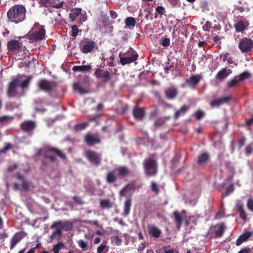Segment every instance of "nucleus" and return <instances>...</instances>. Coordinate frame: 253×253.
Instances as JSON below:
<instances>
[{"instance_id":"nucleus-1","label":"nucleus","mask_w":253,"mask_h":253,"mask_svg":"<svg viewBox=\"0 0 253 253\" xmlns=\"http://www.w3.org/2000/svg\"><path fill=\"white\" fill-rule=\"evenodd\" d=\"M26 12V10L24 6L15 4L8 10L6 15L9 21L17 24L25 19Z\"/></svg>"},{"instance_id":"nucleus-2","label":"nucleus","mask_w":253,"mask_h":253,"mask_svg":"<svg viewBox=\"0 0 253 253\" xmlns=\"http://www.w3.org/2000/svg\"><path fill=\"white\" fill-rule=\"evenodd\" d=\"M45 30L44 27L38 22L35 23L31 30L26 34V37L31 42H37L44 39Z\"/></svg>"},{"instance_id":"nucleus-3","label":"nucleus","mask_w":253,"mask_h":253,"mask_svg":"<svg viewBox=\"0 0 253 253\" xmlns=\"http://www.w3.org/2000/svg\"><path fill=\"white\" fill-rule=\"evenodd\" d=\"M42 152L43 158L49 160L51 163H55L57 161L55 155L63 160L66 158V156L64 153L57 148L50 146L45 147L42 150Z\"/></svg>"},{"instance_id":"nucleus-4","label":"nucleus","mask_w":253,"mask_h":253,"mask_svg":"<svg viewBox=\"0 0 253 253\" xmlns=\"http://www.w3.org/2000/svg\"><path fill=\"white\" fill-rule=\"evenodd\" d=\"M144 168L145 172L148 176H154L157 173V162L152 159H148L145 160Z\"/></svg>"},{"instance_id":"nucleus-5","label":"nucleus","mask_w":253,"mask_h":253,"mask_svg":"<svg viewBox=\"0 0 253 253\" xmlns=\"http://www.w3.org/2000/svg\"><path fill=\"white\" fill-rule=\"evenodd\" d=\"M238 48L242 53H248L253 49V40L247 37H244L240 40Z\"/></svg>"},{"instance_id":"nucleus-6","label":"nucleus","mask_w":253,"mask_h":253,"mask_svg":"<svg viewBox=\"0 0 253 253\" xmlns=\"http://www.w3.org/2000/svg\"><path fill=\"white\" fill-rule=\"evenodd\" d=\"M251 74L248 72H244L239 76L234 77L231 80L228 81L227 83V86L228 88H234L238 86L242 81L245 79L248 78Z\"/></svg>"},{"instance_id":"nucleus-7","label":"nucleus","mask_w":253,"mask_h":253,"mask_svg":"<svg viewBox=\"0 0 253 253\" xmlns=\"http://www.w3.org/2000/svg\"><path fill=\"white\" fill-rule=\"evenodd\" d=\"M84 156L90 163L95 166H98L100 165L102 160L101 154L93 150H88L85 151Z\"/></svg>"},{"instance_id":"nucleus-8","label":"nucleus","mask_w":253,"mask_h":253,"mask_svg":"<svg viewBox=\"0 0 253 253\" xmlns=\"http://www.w3.org/2000/svg\"><path fill=\"white\" fill-rule=\"evenodd\" d=\"M38 86L41 90L50 93L56 86V84L54 82L42 79L39 81Z\"/></svg>"},{"instance_id":"nucleus-9","label":"nucleus","mask_w":253,"mask_h":253,"mask_svg":"<svg viewBox=\"0 0 253 253\" xmlns=\"http://www.w3.org/2000/svg\"><path fill=\"white\" fill-rule=\"evenodd\" d=\"M23 44L18 41L11 40L7 43V50L11 54H17L22 49Z\"/></svg>"},{"instance_id":"nucleus-10","label":"nucleus","mask_w":253,"mask_h":253,"mask_svg":"<svg viewBox=\"0 0 253 253\" xmlns=\"http://www.w3.org/2000/svg\"><path fill=\"white\" fill-rule=\"evenodd\" d=\"M131 50L132 51V52H131V59L127 57H122V52L119 54V56L120 58V62L122 65H125L126 64H130L135 61L137 59L138 57V54L131 47L130 48L129 52H131Z\"/></svg>"},{"instance_id":"nucleus-11","label":"nucleus","mask_w":253,"mask_h":253,"mask_svg":"<svg viewBox=\"0 0 253 253\" xmlns=\"http://www.w3.org/2000/svg\"><path fill=\"white\" fill-rule=\"evenodd\" d=\"M95 76L96 78L101 79L104 83H106L111 79V73L106 70L97 69L96 70Z\"/></svg>"},{"instance_id":"nucleus-12","label":"nucleus","mask_w":253,"mask_h":253,"mask_svg":"<svg viewBox=\"0 0 253 253\" xmlns=\"http://www.w3.org/2000/svg\"><path fill=\"white\" fill-rule=\"evenodd\" d=\"M178 94L177 87L174 85L170 86L165 90L166 98L169 100H173L177 97Z\"/></svg>"},{"instance_id":"nucleus-13","label":"nucleus","mask_w":253,"mask_h":253,"mask_svg":"<svg viewBox=\"0 0 253 253\" xmlns=\"http://www.w3.org/2000/svg\"><path fill=\"white\" fill-rule=\"evenodd\" d=\"M84 141L87 145L91 146L101 142L100 138L89 132L87 133L84 137Z\"/></svg>"},{"instance_id":"nucleus-14","label":"nucleus","mask_w":253,"mask_h":253,"mask_svg":"<svg viewBox=\"0 0 253 253\" xmlns=\"http://www.w3.org/2000/svg\"><path fill=\"white\" fill-rule=\"evenodd\" d=\"M19 86V80H12L9 84L7 94L8 97H15L16 95V88Z\"/></svg>"},{"instance_id":"nucleus-15","label":"nucleus","mask_w":253,"mask_h":253,"mask_svg":"<svg viewBox=\"0 0 253 253\" xmlns=\"http://www.w3.org/2000/svg\"><path fill=\"white\" fill-rule=\"evenodd\" d=\"M132 115L135 119L141 121L145 117V110L144 108L138 107L136 105L132 110Z\"/></svg>"},{"instance_id":"nucleus-16","label":"nucleus","mask_w":253,"mask_h":253,"mask_svg":"<svg viewBox=\"0 0 253 253\" xmlns=\"http://www.w3.org/2000/svg\"><path fill=\"white\" fill-rule=\"evenodd\" d=\"M20 126L24 131L30 133L35 128L36 124L33 121H26L21 123Z\"/></svg>"},{"instance_id":"nucleus-17","label":"nucleus","mask_w":253,"mask_h":253,"mask_svg":"<svg viewBox=\"0 0 253 253\" xmlns=\"http://www.w3.org/2000/svg\"><path fill=\"white\" fill-rule=\"evenodd\" d=\"M230 96H224L216 99H214L210 103V105L212 108L218 107L220 105L226 103L231 100Z\"/></svg>"},{"instance_id":"nucleus-18","label":"nucleus","mask_w":253,"mask_h":253,"mask_svg":"<svg viewBox=\"0 0 253 253\" xmlns=\"http://www.w3.org/2000/svg\"><path fill=\"white\" fill-rule=\"evenodd\" d=\"M148 231L151 237L157 239L160 237L162 234V231L154 225H149L148 226Z\"/></svg>"},{"instance_id":"nucleus-19","label":"nucleus","mask_w":253,"mask_h":253,"mask_svg":"<svg viewBox=\"0 0 253 253\" xmlns=\"http://www.w3.org/2000/svg\"><path fill=\"white\" fill-rule=\"evenodd\" d=\"M185 213V211L182 210L181 212H179L178 211H173V215L174 219V221L176 224V228L179 230L182 225V214Z\"/></svg>"},{"instance_id":"nucleus-20","label":"nucleus","mask_w":253,"mask_h":253,"mask_svg":"<svg viewBox=\"0 0 253 253\" xmlns=\"http://www.w3.org/2000/svg\"><path fill=\"white\" fill-rule=\"evenodd\" d=\"M249 23L248 21L239 20L234 24V27L237 32L243 33L249 27Z\"/></svg>"},{"instance_id":"nucleus-21","label":"nucleus","mask_w":253,"mask_h":253,"mask_svg":"<svg viewBox=\"0 0 253 253\" xmlns=\"http://www.w3.org/2000/svg\"><path fill=\"white\" fill-rule=\"evenodd\" d=\"M24 236L21 232L16 233L10 241V250L13 249L16 245L20 242Z\"/></svg>"},{"instance_id":"nucleus-22","label":"nucleus","mask_w":253,"mask_h":253,"mask_svg":"<svg viewBox=\"0 0 253 253\" xmlns=\"http://www.w3.org/2000/svg\"><path fill=\"white\" fill-rule=\"evenodd\" d=\"M252 235L253 233L250 231H246L243 233L237 239L236 241V245L237 246H239L243 243L247 241Z\"/></svg>"},{"instance_id":"nucleus-23","label":"nucleus","mask_w":253,"mask_h":253,"mask_svg":"<svg viewBox=\"0 0 253 253\" xmlns=\"http://www.w3.org/2000/svg\"><path fill=\"white\" fill-rule=\"evenodd\" d=\"M202 77L200 75H193L186 81V83L192 88H195L196 85L199 83Z\"/></svg>"},{"instance_id":"nucleus-24","label":"nucleus","mask_w":253,"mask_h":253,"mask_svg":"<svg viewBox=\"0 0 253 253\" xmlns=\"http://www.w3.org/2000/svg\"><path fill=\"white\" fill-rule=\"evenodd\" d=\"M236 207L239 213L240 218L243 219H246L247 214L244 209V204L241 201H237L236 204Z\"/></svg>"},{"instance_id":"nucleus-25","label":"nucleus","mask_w":253,"mask_h":253,"mask_svg":"<svg viewBox=\"0 0 253 253\" xmlns=\"http://www.w3.org/2000/svg\"><path fill=\"white\" fill-rule=\"evenodd\" d=\"M96 45V44L94 41H90L83 46L81 51L84 53L90 52L95 47Z\"/></svg>"},{"instance_id":"nucleus-26","label":"nucleus","mask_w":253,"mask_h":253,"mask_svg":"<svg viewBox=\"0 0 253 253\" xmlns=\"http://www.w3.org/2000/svg\"><path fill=\"white\" fill-rule=\"evenodd\" d=\"M230 71V70H227L226 68H222L216 74L215 78L220 81H223L229 75Z\"/></svg>"},{"instance_id":"nucleus-27","label":"nucleus","mask_w":253,"mask_h":253,"mask_svg":"<svg viewBox=\"0 0 253 253\" xmlns=\"http://www.w3.org/2000/svg\"><path fill=\"white\" fill-rule=\"evenodd\" d=\"M116 170L118 172V175L121 177H127L130 173L129 169L125 166L119 167L116 169Z\"/></svg>"},{"instance_id":"nucleus-28","label":"nucleus","mask_w":253,"mask_h":253,"mask_svg":"<svg viewBox=\"0 0 253 253\" xmlns=\"http://www.w3.org/2000/svg\"><path fill=\"white\" fill-rule=\"evenodd\" d=\"M56 0H41L44 6H47L49 5L52 7H53L56 8H60L62 7L63 4V2H61L60 3H56Z\"/></svg>"},{"instance_id":"nucleus-29","label":"nucleus","mask_w":253,"mask_h":253,"mask_svg":"<svg viewBox=\"0 0 253 253\" xmlns=\"http://www.w3.org/2000/svg\"><path fill=\"white\" fill-rule=\"evenodd\" d=\"M210 159V155L207 152L202 153L198 157L197 164L202 165L207 163Z\"/></svg>"},{"instance_id":"nucleus-30","label":"nucleus","mask_w":253,"mask_h":253,"mask_svg":"<svg viewBox=\"0 0 253 253\" xmlns=\"http://www.w3.org/2000/svg\"><path fill=\"white\" fill-rule=\"evenodd\" d=\"M16 176L17 179L22 180V189L28 191L29 190L28 181L25 180L24 176L19 172L16 173Z\"/></svg>"},{"instance_id":"nucleus-31","label":"nucleus","mask_w":253,"mask_h":253,"mask_svg":"<svg viewBox=\"0 0 253 253\" xmlns=\"http://www.w3.org/2000/svg\"><path fill=\"white\" fill-rule=\"evenodd\" d=\"M217 226L218 229L216 230L214 232V238H220L222 237L225 230V226L224 223H220Z\"/></svg>"},{"instance_id":"nucleus-32","label":"nucleus","mask_w":253,"mask_h":253,"mask_svg":"<svg viewBox=\"0 0 253 253\" xmlns=\"http://www.w3.org/2000/svg\"><path fill=\"white\" fill-rule=\"evenodd\" d=\"M135 190V186L132 184H127L122 188L120 191V195L124 197L126 195V192H128L131 191H134Z\"/></svg>"},{"instance_id":"nucleus-33","label":"nucleus","mask_w":253,"mask_h":253,"mask_svg":"<svg viewBox=\"0 0 253 253\" xmlns=\"http://www.w3.org/2000/svg\"><path fill=\"white\" fill-rule=\"evenodd\" d=\"M117 176L113 171H109L106 175V182L109 184L115 182L117 180Z\"/></svg>"},{"instance_id":"nucleus-34","label":"nucleus","mask_w":253,"mask_h":253,"mask_svg":"<svg viewBox=\"0 0 253 253\" xmlns=\"http://www.w3.org/2000/svg\"><path fill=\"white\" fill-rule=\"evenodd\" d=\"M131 206V200L129 198L126 200L124 204L123 215L124 216H126L129 213L130 208Z\"/></svg>"},{"instance_id":"nucleus-35","label":"nucleus","mask_w":253,"mask_h":253,"mask_svg":"<svg viewBox=\"0 0 253 253\" xmlns=\"http://www.w3.org/2000/svg\"><path fill=\"white\" fill-rule=\"evenodd\" d=\"M190 107L188 105H184L178 110L176 111L174 114V118L177 119L180 116L184 115Z\"/></svg>"},{"instance_id":"nucleus-36","label":"nucleus","mask_w":253,"mask_h":253,"mask_svg":"<svg viewBox=\"0 0 253 253\" xmlns=\"http://www.w3.org/2000/svg\"><path fill=\"white\" fill-rule=\"evenodd\" d=\"M73 88L75 90L78 91L80 94H84L87 92V89L83 87L80 82L74 83Z\"/></svg>"},{"instance_id":"nucleus-37","label":"nucleus","mask_w":253,"mask_h":253,"mask_svg":"<svg viewBox=\"0 0 253 253\" xmlns=\"http://www.w3.org/2000/svg\"><path fill=\"white\" fill-rule=\"evenodd\" d=\"M101 19L104 26H107L110 24L109 17L106 12L101 11L100 14Z\"/></svg>"},{"instance_id":"nucleus-38","label":"nucleus","mask_w":253,"mask_h":253,"mask_svg":"<svg viewBox=\"0 0 253 253\" xmlns=\"http://www.w3.org/2000/svg\"><path fill=\"white\" fill-rule=\"evenodd\" d=\"M81 11L82 9L80 8H76L72 10L71 13L69 15L72 21H74L76 20L77 17L81 14Z\"/></svg>"},{"instance_id":"nucleus-39","label":"nucleus","mask_w":253,"mask_h":253,"mask_svg":"<svg viewBox=\"0 0 253 253\" xmlns=\"http://www.w3.org/2000/svg\"><path fill=\"white\" fill-rule=\"evenodd\" d=\"M91 69L90 65H82V66H76L73 68L74 71H80L82 72H85L88 71Z\"/></svg>"},{"instance_id":"nucleus-40","label":"nucleus","mask_w":253,"mask_h":253,"mask_svg":"<svg viewBox=\"0 0 253 253\" xmlns=\"http://www.w3.org/2000/svg\"><path fill=\"white\" fill-rule=\"evenodd\" d=\"M125 24L129 28H133L136 24L135 19L132 17H129L126 19Z\"/></svg>"},{"instance_id":"nucleus-41","label":"nucleus","mask_w":253,"mask_h":253,"mask_svg":"<svg viewBox=\"0 0 253 253\" xmlns=\"http://www.w3.org/2000/svg\"><path fill=\"white\" fill-rule=\"evenodd\" d=\"M100 205L102 209L111 208L112 207V204L109 200H101L100 201Z\"/></svg>"},{"instance_id":"nucleus-42","label":"nucleus","mask_w":253,"mask_h":253,"mask_svg":"<svg viewBox=\"0 0 253 253\" xmlns=\"http://www.w3.org/2000/svg\"><path fill=\"white\" fill-rule=\"evenodd\" d=\"M109 251V247L106 244L102 243L97 248V253H106Z\"/></svg>"},{"instance_id":"nucleus-43","label":"nucleus","mask_w":253,"mask_h":253,"mask_svg":"<svg viewBox=\"0 0 253 253\" xmlns=\"http://www.w3.org/2000/svg\"><path fill=\"white\" fill-rule=\"evenodd\" d=\"M65 248L63 243L60 242L53 246L52 251L54 253H59V250Z\"/></svg>"},{"instance_id":"nucleus-44","label":"nucleus","mask_w":253,"mask_h":253,"mask_svg":"<svg viewBox=\"0 0 253 253\" xmlns=\"http://www.w3.org/2000/svg\"><path fill=\"white\" fill-rule=\"evenodd\" d=\"M88 125V123L87 122L79 124L75 126V129L77 131H80L85 129Z\"/></svg>"},{"instance_id":"nucleus-45","label":"nucleus","mask_w":253,"mask_h":253,"mask_svg":"<svg viewBox=\"0 0 253 253\" xmlns=\"http://www.w3.org/2000/svg\"><path fill=\"white\" fill-rule=\"evenodd\" d=\"M205 116V113L200 110H197L194 114L196 119L198 121L202 119Z\"/></svg>"},{"instance_id":"nucleus-46","label":"nucleus","mask_w":253,"mask_h":253,"mask_svg":"<svg viewBox=\"0 0 253 253\" xmlns=\"http://www.w3.org/2000/svg\"><path fill=\"white\" fill-rule=\"evenodd\" d=\"M12 145L10 143H7L4 147L0 150V157L1 154L6 153L8 151L12 149Z\"/></svg>"},{"instance_id":"nucleus-47","label":"nucleus","mask_w":253,"mask_h":253,"mask_svg":"<svg viewBox=\"0 0 253 253\" xmlns=\"http://www.w3.org/2000/svg\"><path fill=\"white\" fill-rule=\"evenodd\" d=\"M234 190V185L233 184H230L225 190L223 196H227L230 193L232 192Z\"/></svg>"},{"instance_id":"nucleus-48","label":"nucleus","mask_w":253,"mask_h":253,"mask_svg":"<svg viewBox=\"0 0 253 253\" xmlns=\"http://www.w3.org/2000/svg\"><path fill=\"white\" fill-rule=\"evenodd\" d=\"M30 81V79H28L24 81H20L19 80V86L22 88H26L28 86Z\"/></svg>"},{"instance_id":"nucleus-49","label":"nucleus","mask_w":253,"mask_h":253,"mask_svg":"<svg viewBox=\"0 0 253 253\" xmlns=\"http://www.w3.org/2000/svg\"><path fill=\"white\" fill-rule=\"evenodd\" d=\"M151 190L155 192L156 194H158L159 192V188L158 187V184L155 182L152 181L151 182Z\"/></svg>"},{"instance_id":"nucleus-50","label":"nucleus","mask_w":253,"mask_h":253,"mask_svg":"<svg viewBox=\"0 0 253 253\" xmlns=\"http://www.w3.org/2000/svg\"><path fill=\"white\" fill-rule=\"evenodd\" d=\"M78 244L80 247L84 251L87 248V243L83 240H80Z\"/></svg>"},{"instance_id":"nucleus-51","label":"nucleus","mask_w":253,"mask_h":253,"mask_svg":"<svg viewBox=\"0 0 253 253\" xmlns=\"http://www.w3.org/2000/svg\"><path fill=\"white\" fill-rule=\"evenodd\" d=\"M74 202L80 205H82L84 204V202L82 200V198L78 196H75L73 197Z\"/></svg>"},{"instance_id":"nucleus-52","label":"nucleus","mask_w":253,"mask_h":253,"mask_svg":"<svg viewBox=\"0 0 253 253\" xmlns=\"http://www.w3.org/2000/svg\"><path fill=\"white\" fill-rule=\"evenodd\" d=\"M161 44L163 46L167 47L170 45V40L169 38H165L161 42Z\"/></svg>"},{"instance_id":"nucleus-53","label":"nucleus","mask_w":253,"mask_h":253,"mask_svg":"<svg viewBox=\"0 0 253 253\" xmlns=\"http://www.w3.org/2000/svg\"><path fill=\"white\" fill-rule=\"evenodd\" d=\"M247 207L249 210L253 212V199L251 198L248 199L247 202Z\"/></svg>"},{"instance_id":"nucleus-54","label":"nucleus","mask_w":253,"mask_h":253,"mask_svg":"<svg viewBox=\"0 0 253 253\" xmlns=\"http://www.w3.org/2000/svg\"><path fill=\"white\" fill-rule=\"evenodd\" d=\"M72 36L74 37H76L77 36V34L79 32V29H78V26L76 25H74L72 26Z\"/></svg>"},{"instance_id":"nucleus-55","label":"nucleus","mask_w":253,"mask_h":253,"mask_svg":"<svg viewBox=\"0 0 253 253\" xmlns=\"http://www.w3.org/2000/svg\"><path fill=\"white\" fill-rule=\"evenodd\" d=\"M156 12L161 15H163L165 12V9L162 6H158L156 8Z\"/></svg>"},{"instance_id":"nucleus-56","label":"nucleus","mask_w":253,"mask_h":253,"mask_svg":"<svg viewBox=\"0 0 253 253\" xmlns=\"http://www.w3.org/2000/svg\"><path fill=\"white\" fill-rule=\"evenodd\" d=\"M211 27V23L209 21H207L206 23L203 26V30L205 31H208Z\"/></svg>"},{"instance_id":"nucleus-57","label":"nucleus","mask_w":253,"mask_h":253,"mask_svg":"<svg viewBox=\"0 0 253 253\" xmlns=\"http://www.w3.org/2000/svg\"><path fill=\"white\" fill-rule=\"evenodd\" d=\"M169 4L172 6H176L180 5V0H167Z\"/></svg>"},{"instance_id":"nucleus-58","label":"nucleus","mask_w":253,"mask_h":253,"mask_svg":"<svg viewBox=\"0 0 253 253\" xmlns=\"http://www.w3.org/2000/svg\"><path fill=\"white\" fill-rule=\"evenodd\" d=\"M113 242L115 243V244L117 246H120L122 244V239L118 236H114L113 237Z\"/></svg>"},{"instance_id":"nucleus-59","label":"nucleus","mask_w":253,"mask_h":253,"mask_svg":"<svg viewBox=\"0 0 253 253\" xmlns=\"http://www.w3.org/2000/svg\"><path fill=\"white\" fill-rule=\"evenodd\" d=\"M61 223L62 222L60 221L55 222L53 224H52V225L51 226V228H56V229H61V227H60L61 225Z\"/></svg>"},{"instance_id":"nucleus-60","label":"nucleus","mask_w":253,"mask_h":253,"mask_svg":"<svg viewBox=\"0 0 253 253\" xmlns=\"http://www.w3.org/2000/svg\"><path fill=\"white\" fill-rule=\"evenodd\" d=\"M253 149L251 145H249L247 146L245 150L246 154L247 156H250L251 155L252 152H253Z\"/></svg>"},{"instance_id":"nucleus-61","label":"nucleus","mask_w":253,"mask_h":253,"mask_svg":"<svg viewBox=\"0 0 253 253\" xmlns=\"http://www.w3.org/2000/svg\"><path fill=\"white\" fill-rule=\"evenodd\" d=\"M252 249L249 247H246L241 250L238 253H251Z\"/></svg>"},{"instance_id":"nucleus-62","label":"nucleus","mask_w":253,"mask_h":253,"mask_svg":"<svg viewBox=\"0 0 253 253\" xmlns=\"http://www.w3.org/2000/svg\"><path fill=\"white\" fill-rule=\"evenodd\" d=\"M15 106L14 103L7 102L5 105V107L8 110H12Z\"/></svg>"},{"instance_id":"nucleus-63","label":"nucleus","mask_w":253,"mask_h":253,"mask_svg":"<svg viewBox=\"0 0 253 253\" xmlns=\"http://www.w3.org/2000/svg\"><path fill=\"white\" fill-rule=\"evenodd\" d=\"M162 250L164 253H174V249H169L168 247H163Z\"/></svg>"},{"instance_id":"nucleus-64","label":"nucleus","mask_w":253,"mask_h":253,"mask_svg":"<svg viewBox=\"0 0 253 253\" xmlns=\"http://www.w3.org/2000/svg\"><path fill=\"white\" fill-rule=\"evenodd\" d=\"M145 248H146L145 243L141 242L138 246V251L142 252L144 251V250Z\"/></svg>"}]
</instances>
